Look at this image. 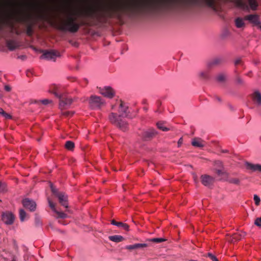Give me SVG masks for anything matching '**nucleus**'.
<instances>
[{
    "label": "nucleus",
    "instance_id": "obj_1",
    "mask_svg": "<svg viewBox=\"0 0 261 261\" xmlns=\"http://www.w3.org/2000/svg\"><path fill=\"white\" fill-rule=\"evenodd\" d=\"M217 0H115L108 5V18L121 20L124 15L132 18L139 13H161L176 11L182 7L197 6L215 8ZM236 5L244 10L248 6L243 0H236Z\"/></svg>",
    "mask_w": 261,
    "mask_h": 261
},
{
    "label": "nucleus",
    "instance_id": "obj_2",
    "mask_svg": "<svg viewBox=\"0 0 261 261\" xmlns=\"http://www.w3.org/2000/svg\"><path fill=\"white\" fill-rule=\"evenodd\" d=\"M26 5L30 9L34 10L37 13L35 15H33L30 13L23 12L18 15L17 20L27 24L26 34L28 36H31L33 34L34 20H45L47 16L41 6L38 4L30 3L27 4Z\"/></svg>",
    "mask_w": 261,
    "mask_h": 261
},
{
    "label": "nucleus",
    "instance_id": "obj_3",
    "mask_svg": "<svg viewBox=\"0 0 261 261\" xmlns=\"http://www.w3.org/2000/svg\"><path fill=\"white\" fill-rule=\"evenodd\" d=\"M128 110V107L121 101L118 109L119 115H118L116 113H111L109 116L110 121L122 131L126 130L128 128L127 122L124 119L121 118V117H126L128 116L129 113Z\"/></svg>",
    "mask_w": 261,
    "mask_h": 261
},
{
    "label": "nucleus",
    "instance_id": "obj_4",
    "mask_svg": "<svg viewBox=\"0 0 261 261\" xmlns=\"http://www.w3.org/2000/svg\"><path fill=\"white\" fill-rule=\"evenodd\" d=\"M76 17L69 14L67 16L66 20L59 24H56L55 27L58 30L63 32H69L75 33L77 32L81 27L87 25L88 23L85 21L80 22L76 21Z\"/></svg>",
    "mask_w": 261,
    "mask_h": 261
},
{
    "label": "nucleus",
    "instance_id": "obj_5",
    "mask_svg": "<svg viewBox=\"0 0 261 261\" xmlns=\"http://www.w3.org/2000/svg\"><path fill=\"white\" fill-rule=\"evenodd\" d=\"M91 109L93 110L99 109L105 104V101L99 96L91 95L89 100Z\"/></svg>",
    "mask_w": 261,
    "mask_h": 261
},
{
    "label": "nucleus",
    "instance_id": "obj_6",
    "mask_svg": "<svg viewBox=\"0 0 261 261\" xmlns=\"http://www.w3.org/2000/svg\"><path fill=\"white\" fill-rule=\"evenodd\" d=\"M43 54L41 56L40 59L55 61L57 57H60V53L54 49L42 50Z\"/></svg>",
    "mask_w": 261,
    "mask_h": 261
},
{
    "label": "nucleus",
    "instance_id": "obj_7",
    "mask_svg": "<svg viewBox=\"0 0 261 261\" xmlns=\"http://www.w3.org/2000/svg\"><path fill=\"white\" fill-rule=\"evenodd\" d=\"M157 134L156 131L154 128H149L143 130L139 136L144 141H149L152 139Z\"/></svg>",
    "mask_w": 261,
    "mask_h": 261
},
{
    "label": "nucleus",
    "instance_id": "obj_8",
    "mask_svg": "<svg viewBox=\"0 0 261 261\" xmlns=\"http://www.w3.org/2000/svg\"><path fill=\"white\" fill-rule=\"evenodd\" d=\"M22 204L24 207L29 210L30 212H34L36 211L37 204L36 202L29 198H26L22 200Z\"/></svg>",
    "mask_w": 261,
    "mask_h": 261
},
{
    "label": "nucleus",
    "instance_id": "obj_9",
    "mask_svg": "<svg viewBox=\"0 0 261 261\" xmlns=\"http://www.w3.org/2000/svg\"><path fill=\"white\" fill-rule=\"evenodd\" d=\"M63 88L58 85L53 84L50 86L49 92L53 93L57 98H61V96L64 95Z\"/></svg>",
    "mask_w": 261,
    "mask_h": 261
},
{
    "label": "nucleus",
    "instance_id": "obj_10",
    "mask_svg": "<svg viewBox=\"0 0 261 261\" xmlns=\"http://www.w3.org/2000/svg\"><path fill=\"white\" fill-rule=\"evenodd\" d=\"M59 99L60 100L59 108L61 110L69 108L73 102L72 98L66 97L64 94Z\"/></svg>",
    "mask_w": 261,
    "mask_h": 261
},
{
    "label": "nucleus",
    "instance_id": "obj_11",
    "mask_svg": "<svg viewBox=\"0 0 261 261\" xmlns=\"http://www.w3.org/2000/svg\"><path fill=\"white\" fill-rule=\"evenodd\" d=\"M2 220L6 225H12L14 223L15 216L10 212H4L2 215Z\"/></svg>",
    "mask_w": 261,
    "mask_h": 261
},
{
    "label": "nucleus",
    "instance_id": "obj_12",
    "mask_svg": "<svg viewBox=\"0 0 261 261\" xmlns=\"http://www.w3.org/2000/svg\"><path fill=\"white\" fill-rule=\"evenodd\" d=\"M99 92L101 94L109 98H112L115 94V91L109 86L100 88Z\"/></svg>",
    "mask_w": 261,
    "mask_h": 261
},
{
    "label": "nucleus",
    "instance_id": "obj_13",
    "mask_svg": "<svg viewBox=\"0 0 261 261\" xmlns=\"http://www.w3.org/2000/svg\"><path fill=\"white\" fill-rule=\"evenodd\" d=\"M201 183L205 187H210L213 185L215 181V178L208 175L204 174L202 175L200 177Z\"/></svg>",
    "mask_w": 261,
    "mask_h": 261
},
{
    "label": "nucleus",
    "instance_id": "obj_14",
    "mask_svg": "<svg viewBox=\"0 0 261 261\" xmlns=\"http://www.w3.org/2000/svg\"><path fill=\"white\" fill-rule=\"evenodd\" d=\"M244 19L248 20L254 25H259L260 24L259 16L257 14H249L244 17Z\"/></svg>",
    "mask_w": 261,
    "mask_h": 261
},
{
    "label": "nucleus",
    "instance_id": "obj_15",
    "mask_svg": "<svg viewBox=\"0 0 261 261\" xmlns=\"http://www.w3.org/2000/svg\"><path fill=\"white\" fill-rule=\"evenodd\" d=\"M57 197L58 198L59 202L62 206L66 208L68 207V196L65 193L61 192L60 194H58Z\"/></svg>",
    "mask_w": 261,
    "mask_h": 261
},
{
    "label": "nucleus",
    "instance_id": "obj_16",
    "mask_svg": "<svg viewBox=\"0 0 261 261\" xmlns=\"http://www.w3.org/2000/svg\"><path fill=\"white\" fill-rule=\"evenodd\" d=\"M245 165L246 167V169L248 170H250L252 172L258 171L261 172V165L256 164H254L248 162H245Z\"/></svg>",
    "mask_w": 261,
    "mask_h": 261
},
{
    "label": "nucleus",
    "instance_id": "obj_17",
    "mask_svg": "<svg viewBox=\"0 0 261 261\" xmlns=\"http://www.w3.org/2000/svg\"><path fill=\"white\" fill-rule=\"evenodd\" d=\"M251 98L255 104L261 106V93L258 90H255L251 94Z\"/></svg>",
    "mask_w": 261,
    "mask_h": 261
},
{
    "label": "nucleus",
    "instance_id": "obj_18",
    "mask_svg": "<svg viewBox=\"0 0 261 261\" xmlns=\"http://www.w3.org/2000/svg\"><path fill=\"white\" fill-rule=\"evenodd\" d=\"M148 246L147 243H136L133 245H128L125 248L128 250H134L137 249H142Z\"/></svg>",
    "mask_w": 261,
    "mask_h": 261
},
{
    "label": "nucleus",
    "instance_id": "obj_19",
    "mask_svg": "<svg viewBox=\"0 0 261 261\" xmlns=\"http://www.w3.org/2000/svg\"><path fill=\"white\" fill-rule=\"evenodd\" d=\"M6 45L8 48L11 50L13 51L15 50L18 47V43L14 40H7L6 41Z\"/></svg>",
    "mask_w": 261,
    "mask_h": 261
},
{
    "label": "nucleus",
    "instance_id": "obj_20",
    "mask_svg": "<svg viewBox=\"0 0 261 261\" xmlns=\"http://www.w3.org/2000/svg\"><path fill=\"white\" fill-rule=\"evenodd\" d=\"M203 142L200 138H195L192 140L191 144L194 147L202 148L204 146Z\"/></svg>",
    "mask_w": 261,
    "mask_h": 261
},
{
    "label": "nucleus",
    "instance_id": "obj_21",
    "mask_svg": "<svg viewBox=\"0 0 261 261\" xmlns=\"http://www.w3.org/2000/svg\"><path fill=\"white\" fill-rule=\"evenodd\" d=\"M111 224L119 227H122L125 230L128 231L129 230V225L126 223H123L121 222H117L115 220H112L111 221Z\"/></svg>",
    "mask_w": 261,
    "mask_h": 261
},
{
    "label": "nucleus",
    "instance_id": "obj_22",
    "mask_svg": "<svg viewBox=\"0 0 261 261\" xmlns=\"http://www.w3.org/2000/svg\"><path fill=\"white\" fill-rule=\"evenodd\" d=\"M109 239L110 241L115 243H119L124 240V238L120 235H114L109 236Z\"/></svg>",
    "mask_w": 261,
    "mask_h": 261
},
{
    "label": "nucleus",
    "instance_id": "obj_23",
    "mask_svg": "<svg viewBox=\"0 0 261 261\" xmlns=\"http://www.w3.org/2000/svg\"><path fill=\"white\" fill-rule=\"evenodd\" d=\"M246 235L245 232H237L234 233L232 236L231 241L235 242L240 240L242 238H244Z\"/></svg>",
    "mask_w": 261,
    "mask_h": 261
},
{
    "label": "nucleus",
    "instance_id": "obj_24",
    "mask_svg": "<svg viewBox=\"0 0 261 261\" xmlns=\"http://www.w3.org/2000/svg\"><path fill=\"white\" fill-rule=\"evenodd\" d=\"M250 8L251 10L255 11L257 10L258 4L256 0H248Z\"/></svg>",
    "mask_w": 261,
    "mask_h": 261
},
{
    "label": "nucleus",
    "instance_id": "obj_25",
    "mask_svg": "<svg viewBox=\"0 0 261 261\" xmlns=\"http://www.w3.org/2000/svg\"><path fill=\"white\" fill-rule=\"evenodd\" d=\"M235 24L238 28H241L244 25V22L242 18L238 17L235 20Z\"/></svg>",
    "mask_w": 261,
    "mask_h": 261
},
{
    "label": "nucleus",
    "instance_id": "obj_26",
    "mask_svg": "<svg viewBox=\"0 0 261 261\" xmlns=\"http://www.w3.org/2000/svg\"><path fill=\"white\" fill-rule=\"evenodd\" d=\"M65 148L69 150H72L74 148V143L71 141H67L65 144Z\"/></svg>",
    "mask_w": 261,
    "mask_h": 261
},
{
    "label": "nucleus",
    "instance_id": "obj_27",
    "mask_svg": "<svg viewBox=\"0 0 261 261\" xmlns=\"http://www.w3.org/2000/svg\"><path fill=\"white\" fill-rule=\"evenodd\" d=\"M199 76L203 80H207L210 78L209 73L207 71L200 72L199 73Z\"/></svg>",
    "mask_w": 261,
    "mask_h": 261
},
{
    "label": "nucleus",
    "instance_id": "obj_28",
    "mask_svg": "<svg viewBox=\"0 0 261 261\" xmlns=\"http://www.w3.org/2000/svg\"><path fill=\"white\" fill-rule=\"evenodd\" d=\"M19 216L21 222H23L27 217V213L23 209H20L19 212Z\"/></svg>",
    "mask_w": 261,
    "mask_h": 261
},
{
    "label": "nucleus",
    "instance_id": "obj_29",
    "mask_svg": "<svg viewBox=\"0 0 261 261\" xmlns=\"http://www.w3.org/2000/svg\"><path fill=\"white\" fill-rule=\"evenodd\" d=\"M156 125L159 129H160L163 131L166 132V131H168L169 130V129L168 127L164 126V123L162 122H158L156 123Z\"/></svg>",
    "mask_w": 261,
    "mask_h": 261
},
{
    "label": "nucleus",
    "instance_id": "obj_30",
    "mask_svg": "<svg viewBox=\"0 0 261 261\" xmlns=\"http://www.w3.org/2000/svg\"><path fill=\"white\" fill-rule=\"evenodd\" d=\"M166 240L163 238H153L148 239L147 241L149 242H154L156 243H159L165 241Z\"/></svg>",
    "mask_w": 261,
    "mask_h": 261
},
{
    "label": "nucleus",
    "instance_id": "obj_31",
    "mask_svg": "<svg viewBox=\"0 0 261 261\" xmlns=\"http://www.w3.org/2000/svg\"><path fill=\"white\" fill-rule=\"evenodd\" d=\"M226 75L223 73H220L217 76V80L219 82H224L226 80Z\"/></svg>",
    "mask_w": 261,
    "mask_h": 261
},
{
    "label": "nucleus",
    "instance_id": "obj_32",
    "mask_svg": "<svg viewBox=\"0 0 261 261\" xmlns=\"http://www.w3.org/2000/svg\"><path fill=\"white\" fill-rule=\"evenodd\" d=\"M221 169L222 168H220L216 170L217 174L219 176L225 175L226 177H228V173L225 171H223Z\"/></svg>",
    "mask_w": 261,
    "mask_h": 261
},
{
    "label": "nucleus",
    "instance_id": "obj_33",
    "mask_svg": "<svg viewBox=\"0 0 261 261\" xmlns=\"http://www.w3.org/2000/svg\"><path fill=\"white\" fill-rule=\"evenodd\" d=\"M55 212L58 215V218L64 219L67 217V215L64 212H59L57 210Z\"/></svg>",
    "mask_w": 261,
    "mask_h": 261
},
{
    "label": "nucleus",
    "instance_id": "obj_34",
    "mask_svg": "<svg viewBox=\"0 0 261 261\" xmlns=\"http://www.w3.org/2000/svg\"><path fill=\"white\" fill-rule=\"evenodd\" d=\"M228 181L230 184L239 185L240 183V180L238 178H230L228 180Z\"/></svg>",
    "mask_w": 261,
    "mask_h": 261
},
{
    "label": "nucleus",
    "instance_id": "obj_35",
    "mask_svg": "<svg viewBox=\"0 0 261 261\" xmlns=\"http://www.w3.org/2000/svg\"><path fill=\"white\" fill-rule=\"evenodd\" d=\"M6 16V12L0 11V19H4ZM3 29V24L0 22V31Z\"/></svg>",
    "mask_w": 261,
    "mask_h": 261
},
{
    "label": "nucleus",
    "instance_id": "obj_36",
    "mask_svg": "<svg viewBox=\"0 0 261 261\" xmlns=\"http://www.w3.org/2000/svg\"><path fill=\"white\" fill-rule=\"evenodd\" d=\"M205 256L209 257L212 261H219L216 256L211 253H208Z\"/></svg>",
    "mask_w": 261,
    "mask_h": 261
},
{
    "label": "nucleus",
    "instance_id": "obj_37",
    "mask_svg": "<svg viewBox=\"0 0 261 261\" xmlns=\"http://www.w3.org/2000/svg\"><path fill=\"white\" fill-rule=\"evenodd\" d=\"M214 165L219 168H223V163L220 161H216L214 163Z\"/></svg>",
    "mask_w": 261,
    "mask_h": 261
},
{
    "label": "nucleus",
    "instance_id": "obj_38",
    "mask_svg": "<svg viewBox=\"0 0 261 261\" xmlns=\"http://www.w3.org/2000/svg\"><path fill=\"white\" fill-rule=\"evenodd\" d=\"M253 199L255 202V204L256 205H258L260 204V199L259 196H258L257 195H254L253 196Z\"/></svg>",
    "mask_w": 261,
    "mask_h": 261
},
{
    "label": "nucleus",
    "instance_id": "obj_39",
    "mask_svg": "<svg viewBox=\"0 0 261 261\" xmlns=\"http://www.w3.org/2000/svg\"><path fill=\"white\" fill-rule=\"evenodd\" d=\"M6 186L4 182L0 181V192H3L6 190Z\"/></svg>",
    "mask_w": 261,
    "mask_h": 261
},
{
    "label": "nucleus",
    "instance_id": "obj_40",
    "mask_svg": "<svg viewBox=\"0 0 261 261\" xmlns=\"http://www.w3.org/2000/svg\"><path fill=\"white\" fill-rule=\"evenodd\" d=\"M222 61V59L220 58H216L214 59L213 62L211 63V65H217L220 63Z\"/></svg>",
    "mask_w": 261,
    "mask_h": 261
},
{
    "label": "nucleus",
    "instance_id": "obj_41",
    "mask_svg": "<svg viewBox=\"0 0 261 261\" xmlns=\"http://www.w3.org/2000/svg\"><path fill=\"white\" fill-rule=\"evenodd\" d=\"M51 190L53 193L57 197L58 194H60L61 192H59L58 190L54 188L53 186H51Z\"/></svg>",
    "mask_w": 261,
    "mask_h": 261
},
{
    "label": "nucleus",
    "instance_id": "obj_42",
    "mask_svg": "<svg viewBox=\"0 0 261 261\" xmlns=\"http://www.w3.org/2000/svg\"><path fill=\"white\" fill-rule=\"evenodd\" d=\"M48 202L50 207L52 209L53 211L55 212L56 209L55 208V204L49 199H48Z\"/></svg>",
    "mask_w": 261,
    "mask_h": 261
},
{
    "label": "nucleus",
    "instance_id": "obj_43",
    "mask_svg": "<svg viewBox=\"0 0 261 261\" xmlns=\"http://www.w3.org/2000/svg\"><path fill=\"white\" fill-rule=\"evenodd\" d=\"M74 114V112L70 111L62 112L61 114L63 116L68 117L69 116H72Z\"/></svg>",
    "mask_w": 261,
    "mask_h": 261
},
{
    "label": "nucleus",
    "instance_id": "obj_44",
    "mask_svg": "<svg viewBox=\"0 0 261 261\" xmlns=\"http://www.w3.org/2000/svg\"><path fill=\"white\" fill-rule=\"evenodd\" d=\"M254 224L257 226H261V217L255 219Z\"/></svg>",
    "mask_w": 261,
    "mask_h": 261
},
{
    "label": "nucleus",
    "instance_id": "obj_45",
    "mask_svg": "<svg viewBox=\"0 0 261 261\" xmlns=\"http://www.w3.org/2000/svg\"><path fill=\"white\" fill-rule=\"evenodd\" d=\"M236 80L238 84L243 85L244 84L243 80L240 76H237Z\"/></svg>",
    "mask_w": 261,
    "mask_h": 261
},
{
    "label": "nucleus",
    "instance_id": "obj_46",
    "mask_svg": "<svg viewBox=\"0 0 261 261\" xmlns=\"http://www.w3.org/2000/svg\"><path fill=\"white\" fill-rule=\"evenodd\" d=\"M40 102L44 105H47L48 103H51L52 101L48 99H45L41 100Z\"/></svg>",
    "mask_w": 261,
    "mask_h": 261
},
{
    "label": "nucleus",
    "instance_id": "obj_47",
    "mask_svg": "<svg viewBox=\"0 0 261 261\" xmlns=\"http://www.w3.org/2000/svg\"><path fill=\"white\" fill-rule=\"evenodd\" d=\"M2 116L6 119H11L12 118V116L6 113L5 111L4 112V113L2 114Z\"/></svg>",
    "mask_w": 261,
    "mask_h": 261
},
{
    "label": "nucleus",
    "instance_id": "obj_48",
    "mask_svg": "<svg viewBox=\"0 0 261 261\" xmlns=\"http://www.w3.org/2000/svg\"><path fill=\"white\" fill-rule=\"evenodd\" d=\"M35 223H36V225L37 226H39L41 224V222H40V219H39V217H38L37 216H36V217H35Z\"/></svg>",
    "mask_w": 261,
    "mask_h": 261
},
{
    "label": "nucleus",
    "instance_id": "obj_49",
    "mask_svg": "<svg viewBox=\"0 0 261 261\" xmlns=\"http://www.w3.org/2000/svg\"><path fill=\"white\" fill-rule=\"evenodd\" d=\"M183 142L182 138L181 137L177 142V146L178 147H180L181 145L182 144Z\"/></svg>",
    "mask_w": 261,
    "mask_h": 261
},
{
    "label": "nucleus",
    "instance_id": "obj_50",
    "mask_svg": "<svg viewBox=\"0 0 261 261\" xmlns=\"http://www.w3.org/2000/svg\"><path fill=\"white\" fill-rule=\"evenodd\" d=\"M4 89L6 91L9 92L11 90V88L8 85H5L4 87Z\"/></svg>",
    "mask_w": 261,
    "mask_h": 261
},
{
    "label": "nucleus",
    "instance_id": "obj_51",
    "mask_svg": "<svg viewBox=\"0 0 261 261\" xmlns=\"http://www.w3.org/2000/svg\"><path fill=\"white\" fill-rule=\"evenodd\" d=\"M241 62V60L240 59H237L235 62H234V64L236 65H237L238 64H239Z\"/></svg>",
    "mask_w": 261,
    "mask_h": 261
},
{
    "label": "nucleus",
    "instance_id": "obj_52",
    "mask_svg": "<svg viewBox=\"0 0 261 261\" xmlns=\"http://www.w3.org/2000/svg\"><path fill=\"white\" fill-rule=\"evenodd\" d=\"M18 58L22 60H25L27 58L26 56L24 55L19 56Z\"/></svg>",
    "mask_w": 261,
    "mask_h": 261
},
{
    "label": "nucleus",
    "instance_id": "obj_53",
    "mask_svg": "<svg viewBox=\"0 0 261 261\" xmlns=\"http://www.w3.org/2000/svg\"><path fill=\"white\" fill-rule=\"evenodd\" d=\"M4 110L2 108H0V115H2V114L4 113Z\"/></svg>",
    "mask_w": 261,
    "mask_h": 261
},
{
    "label": "nucleus",
    "instance_id": "obj_54",
    "mask_svg": "<svg viewBox=\"0 0 261 261\" xmlns=\"http://www.w3.org/2000/svg\"><path fill=\"white\" fill-rule=\"evenodd\" d=\"M216 99H217V100L218 101H219V102H221V98H220V97H216Z\"/></svg>",
    "mask_w": 261,
    "mask_h": 261
},
{
    "label": "nucleus",
    "instance_id": "obj_55",
    "mask_svg": "<svg viewBox=\"0 0 261 261\" xmlns=\"http://www.w3.org/2000/svg\"><path fill=\"white\" fill-rule=\"evenodd\" d=\"M56 230H57V231H59V232H61V233H63V231L61 230H60V229H56Z\"/></svg>",
    "mask_w": 261,
    "mask_h": 261
},
{
    "label": "nucleus",
    "instance_id": "obj_56",
    "mask_svg": "<svg viewBox=\"0 0 261 261\" xmlns=\"http://www.w3.org/2000/svg\"><path fill=\"white\" fill-rule=\"evenodd\" d=\"M222 152H223V153H226V152H228V150H223L222 151Z\"/></svg>",
    "mask_w": 261,
    "mask_h": 261
},
{
    "label": "nucleus",
    "instance_id": "obj_57",
    "mask_svg": "<svg viewBox=\"0 0 261 261\" xmlns=\"http://www.w3.org/2000/svg\"><path fill=\"white\" fill-rule=\"evenodd\" d=\"M3 96L2 94L0 92V98H1Z\"/></svg>",
    "mask_w": 261,
    "mask_h": 261
},
{
    "label": "nucleus",
    "instance_id": "obj_58",
    "mask_svg": "<svg viewBox=\"0 0 261 261\" xmlns=\"http://www.w3.org/2000/svg\"><path fill=\"white\" fill-rule=\"evenodd\" d=\"M12 261H16L15 257H13Z\"/></svg>",
    "mask_w": 261,
    "mask_h": 261
},
{
    "label": "nucleus",
    "instance_id": "obj_59",
    "mask_svg": "<svg viewBox=\"0 0 261 261\" xmlns=\"http://www.w3.org/2000/svg\"><path fill=\"white\" fill-rule=\"evenodd\" d=\"M196 176L194 177V180L196 181Z\"/></svg>",
    "mask_w": 261,
    "mask_h": 261
},
{
    "label": "nucleus",
    "instance_id": "obj_60",
    "mask_svg": "<svg viewBox=\"0 0 261 261\" xmlns=\"http://www.w3.org/2000/svg\"><path fill=\"white\" fill-rule=\"evenodd\" d=\"M259 29H260V30L261 31V25H259Z\"/></svg>",
    "mask_w": 261,
    "mask_h": 261
},
{
    "label": "nucleus",
    "instance_id": "obj_61",
    "mask_svg": "<svg viewBox=\"0 0 261 261\" xmlns=\"http://www.w3.org/2000/svg\"><path fill=\"white\" fill-rule=\"evenodd\" d=\"M190 261H197V260H191Z\"/></svg>",
    "mask_w": 261,
    "mask_h": 261
}]
</instances>
